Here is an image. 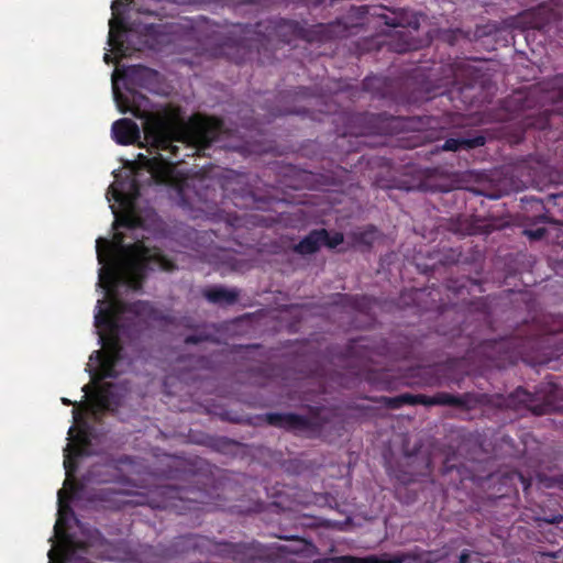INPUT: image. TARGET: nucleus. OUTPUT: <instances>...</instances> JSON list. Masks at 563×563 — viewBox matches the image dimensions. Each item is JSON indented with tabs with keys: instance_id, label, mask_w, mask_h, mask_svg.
Wrapping results in <instances>:
<instances>
[{
	"instance_id": "nucleus-1",
	"label": "nucleus",
	"mask_w": 563,
	"mask_h": 563,
	"mask_svg": "<svg viewBox=\"0 0 563 563\" xmlns=\"http://www.w3.org/2000/svg\"><path fill=\"white\" fill-rule=\"evenodd\" d=\"M145 146L152 157L140 153L136 164L150 173L151 181L157 185L177 188L184 205L203 203L209 207L217 202V190L210 179L181 178L176 176L175 165L183 163L185 157L194 156L220 141L224 132L223 120L216 117H194L189 123L174 126L163 118L147 114L143 122Z\"/></svg>"
},
{
	"instance_id": "nucleus-2",
	"label": "nucleus",
	"mask_w": 563,
	"mask_h": 563,
	"mask_svg": "<svg viewBox=\"0 0 563 563\" xmlns=\"http://www.w3.org/2000/svg\"><path fill=\"white\" fill-rule=\"evenodd\" d=\"M125 260L114 261L103 266L99 273V282L108 291L125 282L134 289L141 287L148 271L174 272L176 263L157 247H148L137 241L124 247Z\"/></svg>"
},
{
	"instance_id": "nucleus-3",
	"label": "nucleus",
	"mask_w": 563,
	"mask_h": 563,
	"mask_svg": "<svg viewBox=\"0 0 563 563\" xmlns=\"http://www.w3.org/2000/svg\"><path fill=\"white\" fill-rule=\"evenodd\" d=\"M188 486L161 485L151 501L153 508L169 510L177 515H194L200 519L201 512L224 509L221 503L219 487L209 486L199 476L192 475Z\"/></svg>"
},
{
	"instance_id": "nucleus-4",
	"label": "nucleus",
	"mask_w": 563,
	"mask_h": 563,
	"mask_svg": "<svg viewBox=\"0 0 563 563\" xmlns=\"http://www.w3.org/2000/svg\"><path fill=\"white\" fill-rule=\"evenodd\" d=\"M189 552L217 555L236 563H268L266 551L258 542H218L194 533L176 537L168 547L156 549L154 555L172 559Z\"/></svg>"
},
{
	"instance_id": "nucleus-5",
	"label": "nucleus",
	"mask_w": 563,
	"mask_h": 563,
	"mask_svg": "<svg viewBox=\"0 0 563 563\" xmlns=\"http://www.w3.org/2000/svg\"><path fill=\"white\" fill-rule=\"evenodd\" d=\"M148 307V303L143 301L126 303L121 300H113L107 308H100L95 316V325L104 331V333H100V342L104 350L103 352H95L99 358L103 377L117 378L121 373L118 369L120 362L123 360L120 314L125 312L142 314Z\"/></svg>"
},
{
	"instance_id": "nucleus-6",
	"label": "nucleus",
	"mask_w": 563,
	"mask_h": 563,
	"mask_svg": "<svg viewBox=\"0 0 563 563\" xmlns=\"http://www.w3.org/2000/svg\"><path fill=\"white\" fill-rule=\"evenodd\" d=\"M397 343L389 344L382 341L375 344L366 336L351 339L344 347L333 346L329 350L331 362L347 367L365 366L367 363L374 362V356H385L391 360H407L413 356V341L409 338H399Z\"/></svg>"
},
{
	"instance_id": "nucleus-7",
	"label": "nucleus",
	"mask_w": 563,
	"mask_h": 563,
	"mask_svg": "<svg viewBox=\"0 0 563 563\" xmlns=\"http://www.w3.org/2000/svg\"><path fill=\"white\" fill-rule=\"evenodd\" d=\"M542 343L555 345L554 351L563 354V330L545 336L520 338L515 335L498 340H485L479 344L478 352L499 366L506 362L515 363L518 358H522L529 349L540 346Z\"/></svg>"
},
{
	"instance_id": "nucleus-8",
	"label": "nucleus",
	"mask_w": 563,
	"mask_h": 563,
	"mask_svg": "<svg viewBox=\"0 0 563 563\" xmlns=\"http://www.w3.org/2000/svg\"><path fill=\"white\" fill-rule=\"evenodd\" d=\"M267 424L308 439L319 438L331 422V412L323 406H309L308 415L295 412H268L264 416Z\"/></svg>"
},
{
	"instance_id": "nucleus-9",
	"label": "nucleus",
	"mask_w": 563,
	"mask_h": 563,
	"mask_svg": "<svg viewBox=\"0 0 563 563\" xmlns=\"http://www.w3.org/2000/svg\"><path fill=\"white\" fill-rule=\"evenodd\" d=\"M505 406L515 410L528 409L536 416L563 411V389L551 382L540 384L534 393L518 387L507 396Z\"/></svg>"
},
{
	"instance_id": "nucleus-10",
	"label": "nucleus",
	"mask_w": 563,
	"mask_h": 563,
	"mask_svg": "<svg viewBox=\"0 0 563 563\" xmlns=\"http://www.w3.org/2000/svg\"><path fill=\"white\" fill-rule=\"evenodd\" d=\"M266 30L269 36L277 37L285 44H290L296 40L324 43L338 37L342 32L340 22L306 26L296 20L284 18L271 20Z\"/></svg>"
},
{
	"instance_id": "nucleus-11",
	"label": "nucleus",
	"mask_w": 563,
	"mask_h": 563,
	"mask_svg": "<svg viewBox=\"0 0 563 563\" xmlns=\"http://www.w3.org/2000/svg\"><path fill=\"white\" fill-rule=\"evenodd\" d=\"M371 14L383 20L387 26L404 29L402 31H397V38H393L388 43L390 51L401 54L417 48L409 30L418 31L421 14L404 8L388 9L384 5L373 8Z\"/></svg>"
},
{
	"instance_id": "nucleus-12",
	"label": "nucleus",
	"mask_w": 563,
	"mask_h": 563,
	"mask_svg": "<svg viewBox=\"0 0 563 563\" xmlns=\"http://www.w3.org/2000/svg\"><path fill=\"white\" fill-rule=\"evenodd\" d=\"M349 122L358 124L349 128L344 134L367 135L375 133H391L402 130H418L421 126L420 118L388 117L386 113H355L349 117Z\"/></svg>"
},
{
	"instance_id": "nucleus-13",
	"label": "nucleus",
	"mask_w": 563,
	"mask_h": 563,
	"mask_svg": "<svg viewBox=\"0 0 563 563\" xmlns=\"http://www.w3.org/2000/svg\"><path fill=\"white\" fill-rule=\"evenodd\" d=\"M558 76L554 77L552 81V91H547L543 96L540 97L542 100V107H545V102L551 101L552 108H543L538 111L531 113H523V124L526 128H533L538 130H545L550 126V117L551 113L556 112L563 114V97L561 96V88L556 84ZM537 91H530L528 96L522 99L521 97H516V102H521L519 110L521 112H526L528 109H531V103L536 99Z\"/></svg>"
},
{
	"instance_id": "nucleus-14",
	"label": "nucleus",
	"mask_w": 563,
	"mask_h": 563,
	"mask_svg": "<svg viewBox=\"0 0 563 563\" xmlns=\"http://www.w3.org/2000/svg\"><path fill=\"white\" fill-rule=\"evenodd\" d=\"M426 296H431L433 303V307H426V309H434L438 311L439 323L437 325V332L451 338L460 336L464 329L461 325L462 317L459 313V305L456 302H452L450 306L444 302L435 303L437 300L434 297L439 296V291L432 290L427 294L426 289H412L408 295L404 294L401 299L407 302L406 298L409 297L419 306V303L424 300Z\"/></svg>"
},
{
	"instance_id": "nucleus-15",
	"label": "nucleus",
	"mask_w": 563,
	"mask_h": 563,
	"mask_svg": "<svg viewBox=\"0 0 563 563\" xmlns=\"http://www.w3.org/2000/svg\"><path fill=\"white\" fill-rule=\"evenodd\" d=\"M402 406L423 405V406H451L463 410L474 409L478 404V398L472 393H464L462 395H453L449 393H437L433 396L427 395H412L401 394Z\"/></svg>"
},
{
	"instance_id": "nucleus-16",
	"label": "nucleus",
	"mask_w": 563,
	"mask_h": 563,
	"mask_svg": "<svg viewBox=\"0 0 563 563\" xmlns=\"http://www.w3.org/2000/svg\"><path fill=\"white\" fill-rule=\"evenodd\" d=\"M344 235L341 232L330 234L327 229L311 230L303 239L294 246V252L299 255H311L317 253L322 245L329 249H335L342 244Z\"/></svg>"
},
{
	"instance_id": "nucleus-17",
	"label": "nucleus",
	"mask_w": 563,
	"mask_h": 563,
	"mask_svg": "<svg viewBox=\"0 0 563 563\" xmlns=\"http://www.w3.org/2000/svg\"><path fill=\"white\" fill-rule=\"evenodd\" d=\"M246 52L247 45L245 38L224 36L210 49V56L213 58H225L235 64H241L245 58Z\"/></svg>"
},
{
	"instance_id": "nucleus-18",
	"label": "nucleus",
	"mask_w": 563,
	"mask_h": 563,
	"mask_svg": "<svg viewBox=\"0 0 563 563\" xmlns=\"http://www.w3.org/2000/svg\"><path fill=\"white\" fill-rule=\"evenodd\" d=\"M486 143V137L482 134L470 137H450L444 141L442 145L433 144L430 145L426 154L435 155L442 151L457 152V151H470Z\"/></svg>"
},
{
	"instance_id": "nucleus-19",
	"label": "nucleus",
	"mask_w": 563,
	"mask_h": 563,
	"mask_svg": "<svg viewBox=\"0 0 563 563\" xmlns=\"http://www.w3.org/2000/svg\"><path fill=\"white\" fill-rule=\"evenodd\" d=\"M201 295L210 303L229 307L238 302L241 290L236 287L227 288L222 285H214L203 288Z\"/></svg>"
},
{
	"instance_id": "nucleus-20",
	"label": "nucleus",
	"mask_w": 563,
	"mask_h": 563,
	"mask_svg": "<svg viewBox=\"0 0 563 563\" xmlns=\"http://www.w3.org/2000/svg\"><path fill=\"white\" fill-rule=\"evenodd\" d=\"M111 133L113 140L120 145L134 144L141 137L139 125L128 118L113 122Z\"/></svg>"
},
{
	"instance_id": "nucleus-21",
	"label": "nucleus",
	"mask_w": 563,
	"mask_h": 563,
	"mask_svg": "<svg viewBox=\"0 0 563 563\" xmlns=\"http://www.w3.org/2000/svg\"><path fill=\"white\" fill-rule=\"evenodd\" d=\"M552 506H558L556 499L551 497H544L541 500V504L538 505V509L533 510L532 519L536 522H545L551 525H558L563 521V515L556 508H551Z\"/></svg>"
},
{
	"instance_id": "nucleus-22",
	"label": "nucleus",
	"mask_w": 563,
	"mask_h": 563,
	"mask_svg": "<svg viewBox=\"0 0 563 563\" xmlns=\"http://www.w3.org/2000/svg\"><path fill=\"white\" fill-rule=\"evenodd\" d=\"M410 382H406L405 385L413 387H437L441 385L440 377L435 374L432 367H418L410 372Z\"/></svg>"
},
{
	"instance_id": "nucleus-23",
	"label": "nucleus",
	"mask_w": 563,
	"mask_h": 563,
	"mask_svg": "<svg viewBox=\"0 0 563 563\" xmlns=\"http://www.w3.org/2000/svg\"><path fill=\"white\" fill-rule=\"evenodd\" d=\"M128 494L109 487H102L93 493V498L108 505L111 508H121L131 503L125 497Z\"/></svg>"
},
{
	"instance_id": "nucleus-24",
	"label": "nucleus",
	"mask_w": 563,
	"mask_h": 563,
	"mask_svg": "<svg viewBox=\"0 0 563 563\" xmlns=\"http://www.w3.org/2000/svg\"><path fill=\"white\" fill-rule=\"evenodd\" d=\"M334 303L354 311L367 312L371 309L372 299L364 295L336 294Z\"/></svg>"
},
{
	"instance_id": "nucleus-25",
	"label": "nucleus",
	"mask_w": 563,
	"mask_h": 563,
	"mask_svg": "<svg viewBox=\"0 0 563 563\" xmlns=\"http://www.w3.org/2000/svg\"><path fill=\"white\" fill-rule=\"evenodd\" d=\"M129 191L111 186L113 199L122 206L131 207L141 195V186L137 179L133 178L128 183Z\"/></svg>"
},
{
	"instance_id": "nucleus-26",
	"label": "nucleus",
	"mask_w": 563,
	"mask_h": 563,
	"mask_svg": "<svg viewBox=\"0 0 563 563\" xmlns=\"http://www.w3.org/2000/svg\"><path fill=\"white\" fill-rule=\"evenodd\" d=\"M82 454V449L78 445L67 444L64 450V467L66 471L67 477H71L73 474L77 471V461L76 459Z\"/></svg>"
},
{
	"instance_id": "nucleus-27",
	"label": "nucleus",
	"mask_w": 563,
	"mask_h": 563,
	"mask_svg": "<svg viewBox=\"0 0 563 563\" xmlns=\"http://www.w3.org/2000/svg\"><path fill=\"white\" fill-rule=\"evenodd\" d=\"M273 366L266 363L247 368L249 378L257 385H265V383L273 376Z\"/></svg>"
},
{
	"instance_id": "nucleus-28",
	"label": "nucleus",
	"mask_w": 563,
	"mask_h": 563,
	"mask_svg": "<svg viewBox=\"0 0 563 563\" xmlns=\"http://www.w3.org/2000/svg\"><path fill=\"white\" fill-rule=\"evenodd\" d=\"M96 249L98 262L106 265V262L113 256V244L107 239L99 238Z\"/></svg>"
},
{
	"instance_id": "nucleus-29",
	"label": "nucleus",
	"mask_w": 563,
	"mask_h": 563,
	"mask_svg": "<svg viewBox=\"0 0 563 563\" xmlns=\"http://www.w3.org/2000/svg\"><path fill=\"white\" fill-rule=\"evenodd\" d=\"M504 478L505 481H509L512 485H516L517 482L520 483L525 495L528 496L529 489L531 487V477H527L520 472L512 471L505 474Z\"/></svg>"
},
{
	"instance_id": "nucleus-30",
	"label": "nucleus",
	"mask_w": 563,
	"mask_h": 563,
	"mask_svg": "<svg viewBox=\"0 0 563 563\" xmlns=\"http://www.w3.org/2000/svg\"><path fill=\"white\" fill-rule=\"evenodd\" d=\"M521 202L525 205H530L531 209L539 212V214L537 216V219L539 222H548V217L543 212L545 208H544L543 201L541 199L536 198L533 196H531V197L525 196L521 199Z\"/></svg>"
},
{
	"instance_id": "nucleus-31",
	"label": "nucleus",
	"mask_w": 563,
	"mask_h": 563,
	"mask_svg": "<svg viewBox=\"0 0 563 563\" xmlns=\"http://www.w3.org/2000/svg\"><path fill=\"white\" fill-rule=\"evenodd\" d=\"M96 401L102 410H110L112 406L115 405V401H113V395L108 387H103L97 391Z\"/></svg>"
},
{
	"instance_id": "nucleus-32",
	"label": "nucleus",
	"mask_w": 563,
	"mask_h": 563,
	"mask_svg": "<svg viewBox=\"0 0 563 563\" xmlns=\"http://www.w3.org/2000/svg\"><path fill=\"white\" fill-rule=\"evenodd\" d=\"M332 561L334 563H390V562H388L384 559H380L378 556H375V555L366 556L363 559H356L353 556L345 555V556L334 558V559H332Z\"/></svg>"
},
{
	"instance_id": "nucleus-33",
	"label": "nucleus",
	"mask_w": 563,
	"mask_h": 563,
	"mask_svg": "<svg viewBox=\"0 0 563 563\" xmlns=\"http://www.w3.org/2000/svg\"><path fill=\"white\" fill-rule=\"evenodd\" d=\"M376 229L371 227L362 232L355 234L354 240L358 244H363L365 246H372L375 240Z\"/></svg>"
},
{
	"instance_id": "nucleus-34",
	"label": "nucleus",
	"mask_w": 563,
	"mask_h": 563,
	"mask_svg": "<svg viewBox=\"0 0 563 563\" xmlns=\"http://www.w3.org/2000/svg\"><path fill=\"white\" fill-rule=\"evenodd\" d=\"M375 401L388 409H399L402 407L401 395L395 397L382 396L376 398Z\"/></svg>"
},
{
	"instance_id": "nucleus-35",
	"label": "nucleus",
	"mask_w": 563,
	"mask_h": 563,
	"mask_svg": "<svg viewBox=\"0 0 563 563\" xmlns=\"http://www.w3.org/2000/svg\"><path fill=\"white\" fill-rule=\"evenodd\" d=\"M58 512L62 514L65 510H70L68 505L69 499L71 498L70 494H68L64 488L58 490Z\"/></svg>"
},
{
	"instance_id": "nucleus-36",
	"label": "nucleus",
	"mask_w": 563,
	"mask_h": 563,
	"mask_svg": "<svg viewBox=\"0 0 563 563\" xmlns=\"http://www.w3.org/2000/svg\"><path fill=\"white\" fill-rule=\"evenodd\" d=\"M211 340L209 334H190L185 338L186 344H198Z\"/></svg>"
},
{
	"instance_id": "nucleus-37",
	"label": "nucleus",
	"mask_w": 563,
	"mask_h": 563,
	"mask_svg": "<svg viewBox=\"0 0 563 563\" xmlns=\"http://www.w3.org/2000/svg\"><path fill=\"white\" fill-rule=\"evenodd\" d=\"M547 233V229L538 228L536 230H525V234L531 240H541Z\"/></svg>"
},
{
	"instance_id": "nucleus-38",
	"label": "nucleus",
	"mask_w": 563,
	"mask_h": 563,
	"mask_svg": "<svg viewBox=\"0 0 563 563\" xmlns=\"http://www.w3.org/2000/svg\"><path fill=\"white\" fill-rule=\"evenodd\" d=\"M506 192L505 191H501L500 189H496V190H493V191H489V192H482V195L490 198V199H499L500 197H503Z\"/></svg>"
},
{
	"instance_id": "nucleus-39",
	"label": "nucleus",
	"mask_w": 563,
	"mask_h": 563,
	"mask_svg": "<svg viewBox=\"0 0 563 563\" xmlns=\"http://www.w3.org/2000/svg\"><path fill=\"white\" fill-rule=\"evenodd\" d=\"M470 556V552L467 550H463L460 554L459 563H468Z\"/></svg>"
},
{
	"instance_id": "nucleus-40",
	"label": "nucleus",
	"mask_w": 563,
	"mask_h": 563,
	"mask_svg": "<svg viewBox=\"0 0 563 563\" xmlns=\"http://www.w3.org/2000/svg\"><path fill=\"white\" fill-rule=\"evenodd\" d=\"M556 84L561 88V96L563 97V74L558 75Z\"/></svg>"
},
{
	"instance_id": "nucleus-41",
	"label": "nucleus",
	"mask_w": 563,
	"mask_h": 563,
	"mask_svg": "<svg viewBox=\"0 0 563 563\" xmlns=\"http://www.w3.org/2000/svg\"><path fill=\"white\" fill-rule=\"evenodd\" d=\"M377 80L376 78H365L363 85H364V88L365 89H369V87L372 86V84Z\"/></svg>"
},
{
	"instance_id": "nucleus-42",
	"label": "nucleus",
	"mask_w": 563,
	"mask_h": 563,
	"mask_svg": "<svg viewBox=\"0 0 563 563\" xmlns=\"http://www.w3.org/2000/svg\"><path fill=\"white\" fill-rule=\"evenodd\" d=\"M77 489H78V484H77V483H75V482H73V483L70 484V494L76 493V490H77Z\"/></svg>"
},
{
	"instance_id": "nucleus-43",
	"label": "nucleus",
	"mask_w": 563,
	"mask_h": 563,
	"mask_svg": "<svg viewBox=\"0 0 563 563\" xmlns=\"http://www.w3.org/2000/svg\"><path fill=\"white\" fill-rule=\"evenodd\" d=\"M382 388H383V389H387V390H389V389H391V384H390L389 382H385V383L383 384Z\"/></svg>"
},
{
	"instance_id": "nucleus-44",
	"label": "nucleus",
	"mask_w": 563,
	"mask_h": 563,
	"mask_svg": "<svg viewBox=\"0 0 563 563\" xmlns=\"http://www.w3.org/2000/svg\"><path fill=\"white\" fill-rule=\"evenodd\" d=\"M246 350H251V349H258L260 347V344H250V345H246L244 346Z\"/></svg>"
},
{
	"instance_id": "nucleus-45",
	"label": "nucleus",
	"mask_w": 563,
	"mask_h": 563,
	"mask_svg": "<svg viewBox=\"0 0 563 563\" xmlns=\"http://www.w3.org/2000/svg\"><path fill=\"white\" fill-rule=\"evenodd\" d=\"M110 26L112 27V21H110ZM112 38H113V31L111 29L110 32H109V41L111 42Z\"/></svg>"
},
{
	"instance_id": "nucleus-46",
	"label": "nucleus",
	"mask_w": 563,
	"mask_h": 563,
	"mask_svg": "<svg viewBox=\"0 0 563 563\" xmlns=\"http://www.w3.org/2000/svg\"><path fill=\"white\" fill-rule=\"evenodd\" d=\"M123 224H124L125 227H129V228H130V227H132V221H131L130 219H125V220H124V222H123Z\"/></svg>"
},
{
	"instance_id": "nucleus-47",
	"label": "nucleus",
	"mask_w": 563,
	"mask_h": 563,
	"mask_svg": "<svg viewBox=\"0 0 563 563\" xmlns=\"http://www.w3.org/2000/svg\"><path fill=\"white\" fill-rule=\"evenodd\" d=\"M62 402L67 406L71 404V401L67 398H62Z\"/></svg>"
},
{
	"instance_id": "nucleus-48",
	"label": "nucleus",
	"mask_w": 563,
	"mask_h": 563,
	"mask_svg": "<svg viewBox=\"0 0 563 563\" xmlns=\"http://www.w3.org/2000/svg\"><path fill=\"white\" fill-rule=\"evenodd\" d=\"M323 2H324V0H314L313 5L318 7V5L322 4Z\"/></svg>"
},
{
	"instance_id": "nucleus-49",
	"label": "nucleus",
	"mask_w": 563,
	"mask_h": 563,
	"mask_svg": "<svg viewBox=\"0 0 563 563\" xmlns=\"http://www.w3.org/2000/svg\"><path fill=\"white\" fill-rule=\"evenodd\" d=\"M104 62L108 64L111 62V57L109 54H104Z\"/></svg>"
},
{
	"instance_id": "nucleus-50",
	"label": "nucleus",
	"mask_w": 563,
	"mask_h": 563,
	"mask_svg": "<svg viewBox=\"0 0 563 563\" xmlns=\"http://www.w3.org/2000/svg\"><path fill=\"white\" fill-rule=\"evenodd\" d=\"M48 558H49L51 560H53V559H54V550H53V549H51V550L48 551Z\"/></svg>"
},
{
	"instance_id": "nucleus-51",
	"label": "nucleus",
	"mask_w": 563,
	"mask_h": 563,
	"mask_svg": "<svg viewBox=\"0 0 563 563\" xmlns=\"http://www.w3.org/2000/svg\"><path fill=\"white\" fill-rule=\"evenodd\" d=\"M380 376H383L384 378H387L389 377L388 373L386 371L379 373Z\"/></svg>"
},
{
	"instance_id": "nucleus-52",
	"label": "nucleus",
	"mask_w": 563,
	"mask_h": 563,
	"mask_svg": "<svg viewBox=\"0 0 563 563\" xmlns=\"http://www.w3.org/2000/svg\"><path fill=\"white\" fill-rule=\"evenodd\" d=\"M227 419H228L229 421H232V422H240V420H239V419H235V418H229V417H228Z\"/></svg>"
},
{
	"instance_id": "nucleus-53",
	"label": "nucleus",
	"mask_w": 563,
	"mask_h": 563,
	"mask_svg": "<svg viewBox=\"0 0 563 563\" xmlns=\"http://www.w3.org/2000/svg\"><path fill=\"white\" fill-rule=\"evenodd\" d=\"M88 388H89V386H88V385H85V386H84V388H82V390H84V391H87V390H88Z\"/></svg>"
},
{
	"instance_id": "nucleus-54",
	"label": "nucleus",
	"mask_w": 563,
	"mask_h": 563,
	"mask_svg": "<svg viewBox=\"0 0 563 563\" xmlns=\"http://www.w3.org/2000/svg\"><path fill=\"white\" fill-rule=\"evenodd\" d=\"M230 266H231L232 268H235V264H234V263H231V262H230Z\"/></svg>"
},
{
	"instance_id": "nucleus-55",
	"label": "nucleus",
	"mask_w": 563,
	"mask_h": 563,
	"mask_svg": "<svg viewBox=\"0 0 563 563\" xmlns=\"http://www.w3.org/2000/svg\"><path fill=\"white\" fill-rule=\"evenodd\" d=\"M362 10L368 11L367 7H361Z\"/></svg>"
},
{
	"instance_id": "nucleus-56",
	"label": "nucleus",
	"mask_w": 563,
	"mask_h": 563,
	"mask_svg": "<svg viewBox=\"0 0 563 563\" xmlns=\"http://www.w3.org/2000/svg\"><path fill=\"white\" fill-rule=\"evenodd\" d=\"M463 288H464V285H463V286H460V288H459V292H461Z\"/></svg>"
}]
</instances>
